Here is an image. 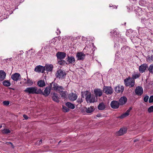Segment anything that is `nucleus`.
<instances>
[{
	"mask_svg": "<svg viewBox=\"0 0 153 153\" xmlns=\"http://www.w3.org/2000/svg\"><path fill=\"white\" fill-rule=\"evenodd\" d=\"M145 3V1L142 0L140 1L139 2V4L143 6L144 5Z\"/></svg>",
	"mask_w": 153,
	"mask_h": 153,
	"instance_id": "37998d69",
	"label": "nucleus"
},
{
	"mask_svg": "<svg viewBox=\"0 0 153 153\" xmlns=\"http://www.w3.org/2000/svg\"><path fill=\"white\" fill-rule=\"evenodd\" d=\"M148 70L150 73L153 74V64H152L149 66Z\"/></svg>",
	"mask_w": 153,
	"mask_h": 153,
	"instance_id": "f704fd0d",
	"label": "nucleus"
},
{
	"mask_svg": "<svg viewBox=\"0 0 153 153\" xmlns=\"http://www.w3.org/2000/svg\"><path fill=\"white\" fill-rule=\"evenodd\" d=\"M27 81L25 82V84H27L28 86H30L32 85L33 84V81L29 78L27 76Z\"/></svg>",
	"mask_w": 153,
	"mask_h": 153,
	"instance_id": "393cba45",
	"label": "nucleus"
},
{
	"mask_svg": "<svg viewBox=\"0 0 153 153\" xmlns=\"http://www.w3.org/2000/svg\"><path fill=\"white\" fill-rule=\"evenodd\" d=\"M82 99L81 98H78L77 100V102L79 103H80L82 102Z\"/></svg>",
	"mask_w": 153,
	"mask_h": 153,
	"instance_id": "8fccbe9b",
	"label": "nucleus"
},
{
	"mask_svg": "<svg viewBox=\"0 0 153 153\" xmlns=\"http://www.w3.org/2000/svg\"><path fill=\"white\" fill-rule=\"evenodd\" d=\"M132 108L130 107L124 113L119 116V118L121 119H123L128 116L129 114L130 111L131 110Z\"/></svg>",
	"mask_w": 153,
	"mask_h": 153,
	"instance_id": "f3484780",
	"label": "nucleus"
},
{
	"mask_svg": "<svg viewBox=\"0 0 153 153\" xmlns=\"http://www.w3.org/2000/svg\"><path fill=\"white\" fill-rule=\"evenodd\" d=\"M20 55V54H19L18 56H19V55Z\"/></svg>",
	"mask_w": 153,
	"mask_h": 153,
	"instance_id": "680f3d73",
	"label": "nucleus"
},
{
	"mask_svg": "<svg viewBox=\"0 0 153 153\" xmlns=\"http://www.w3.org/2000/svg\"><path fill=\"white\" fill-rule=\"evenodd\" d=\"M1 131L2 133L4 134H8L11 133V131L7 128H4Z\"/></svg>",
	"mask_w": 153,
	"mask_h": 153,
	"instance_id": "2f4dec72",
	"label": "nucleus"
},
{
	"mask_svg": "<svg viewBox=\"0 0 153 153\" xmlns=\"http://www.w3.org/2000/svg\"><path fill=\"white\" fill-rule=\"evenodd\" d=\"M127 129L126 128H121L116 133V134L117 136H121L123 135L127 132Z\"/></svg>",
	"mask_w": 153,
	"mask_h": 153,
	"instance_id": "9b49d317",
	"label": "nucleus"
},
{
	"mask_svg": "<svg viewBox=\"0 0 153 153\" xmlns=\"http://www.w3.org/2000/svg\"><path fill=\"white\" fill-rule=\"evenodd\" d=\"M42 143V140H40L39 141H38L36 143V144L38 145H39L40 144Z\"/></svg>",
	"mask_w": 153,
	"mask_h": 153,
	"instance_id": "09e8293b",
	"label": "nucleus"
},
{
	"mask_svg": "<svg viewBox=\"0 0 153 153\" xmlns=\"http://www.w3.org/2000/svg\"><path fill=\"white\" fill-rule=\"evenodd\" d=\"M24 92L28 94H39L42 92L40 89H39L36 86L30 87L26 88Z\"/></svg>",
	"mask_w": 153,
	"mask_h": 153,
	"instance_id": "f257e3e1",
	"label": "nucleus"
},
{
	"mask_svg": "<svg viewBox=\"0 0 153 153\" xmlns=\"http://www.w3.org/2000/svg\"><path fill=\"white\" fill-rule=\"evenodd\" d=\"M20 52H21V53H23V51H20Z\"/></svg>",
	"mask_w": 153,
	"mask_h": 153,
	"instance_id": "4d7b16f0",
	"label": "nucleus"
},
{
	"mask_svg": "<svg viewBox=\"0 0 153 153\" xmlns=\"http://www.w3.org/2000/svg\"><path fill=\"white\" fill-rule=\"evenodd\" d=\"M135 11L136 14L140 16H142L145 13V11L143 10L142 8L140 7H138L137 9H135Z\"/></svg>",
	"mask_w": 153,
	"mask_h": 153,
	"instance_id": "4468645a",
	"label": "nucleus"
},
{
	"mask_svg": "<svg viewBox=\"0 0 153 153\" xmlns=\"http://www.w3.org/2000/svg\"><path fill=\"white\" fill-rule=\"evenodd\" d=\"M67 61L70 63H74L75 61V58L73 56H68Z\"/></svg>",
	"mask_w": 153,
	"mask_h": 153,
	"instance_id": "b1692460",
	"label": "nucleus"
},
{
	"mask_svg": "<svg viewBox=\"0 0 153 153\" xmlns=\"http://www.w3.org/2000/svg\"><path fill=\"white\" fill-rule=\"evenodd\" d=\"M97 99L95 98V97L94 96H91V98L89 100L88 102L92 103L96 102L97 101Z\"/></svg>",
	"mask_w": 153,
	"mask_h": 153,
	"instance_id": "72a5a7b5",
	"label": "nucleus"
},
{
	"mask_svg": "<svg viewBox=\"0 0 153 153\" xmlns=\"http://www.w3.org/2000/svg\"><path fill=\"white\" fill-rule=\"evenodd\" d=\"M147 65L146 64H143L139 67V71L141 73L145 72L147 68Z\"/></svg>",
	"mask_w": 153,
	"mask_h": 153,
	"instance_id": "ddd939ff",
	"label": "nucleus"
},
{
	"mask_svg": "<svg viewBox=\"0 0 153 153\" xmlns=\"http://www.w3.org/2000/svg\"><path fill=\"white\" fill-rule=\"evenodd\" d=\"M103 91L107 95L111 94L113 92V90L111 87L104 86L103 89Z\"/></svg>",
	"mask_w": 153,
	"mask_h": 153,
	"instance_id": "20e7f679",
	"label": "nucleus"
},
{
	"mask_svg": "<svg viewBox=\"0 0 153 153\" xmlns=\"http://www.w3.org/2000/svg\"><path fill=\"white\" fill-rule=\"evenodd\" d=\"M120 36L117 37L118 38V41L119 42H124L125 39L121 36L120 38Z\"/></svg>",
	"mask_w": 153,
	"mask_h": 153,
	"instance_id": "58836bf2",
	"label": "nucleus"
},
{
	"mask_svg": "<svg viewBox=\"0 0 153 153\" xmlns=\"http://www.w3.org/2000/svg\"><path fill=\"white\" fill-rule=\"evenodd\" d=\"M140 76V74H133L132 78L134 80V79L138 78Z\"/></svg>",
	"mask_w": 153,
	"mask_h": 153,
	"instance_id": "c9c22d12",
	"label": "nucleus"
},
{
	"mask_svg": "<svg viewBox=\"0 0 153 153\" xmlns=\"http://www.w3.org/2000/svg\"><path fill=\"white\" fill-rule=\"evenodd\" d=\"M119 103L118 102L116 101H113L111 103V107L114 109H117L118 108L119 106Z\"/></svg>",
	"mask_w": 153,
	"mask_h": 153,
	"instance_id": "f8f14e48",
	"label": "nucleus"
},
{
	"mask_svg": "<svg viewBox=\"0 0 153 153\" xmlns=\"http://www.w3.org/2000/svg\"><path fill=\"white\" fill-rule=\"evenodd\" d=\"M56 56L58 59L61 60L65 58L66 53L63 52H58L57 53Z\"/></svg>",
	"mask_w": 153,
	"mask_h": 153,
	"instance_id": "1a4fd4ad",
	"label": "nucleus"
},
{
	"mask_svg": "<svg viewBox=\"0 0 153 153\" xmlns=\"http://www.w3.org/2000/svg\"><path fill=\"white\" fill-rule=\"evenodd\" d=\"M115 89L117 93H122L123 91L124 87L123 86H118L115 88Z\"/></svg>",
	"mask_w": 153,
	"mask_h": 153,
	"instance_id": "a211bd4d",
	"label": "nucleus"
},
{
	"mask_svg": "<svg viewBox=\"0 0 153 153\" xmlns=\"http://www.w3.org/2000/svg\"><path fill=\"white\" fill-rule=\"evenodd\" d=\"M147 59L149 61H153V56L151 55V56L149 55L147 56Z\"/></svg>",
	"mask_w": 153,
	"mask_h": 153,
	"instance_id": "ea45409f",
	"label": "nucleus"
},
{
	"mask_svg": "<svg viewBox=\"0 0 153 153\" xmlns=\"http://www.w3.org/2000/svg\"><path fill=\"white\" fill-rule=\"evenodd\" d=\"M137 140H134V142H136L137 141Z\"/></svg>",
	"mask_w": 153,
	"mask_h": 153,
	"instance_id": "5fc2aeb1",
	"label": "nucleus"
},
{
	"mask_svg": "<svg viewBox=\"0 0 153 153\" xmlns=\"http://www.w3.org/2000/svg\"><path fill=\"white\" fill-rule=\"evenodd\" d=\"M65 74V73L63 72L62 70L59 69L57 71L56 75L57 77L60 78H62Z\"/></svg>",
	"mask_w": 153,
	"mask_h": 153,
	"instance_id": "2eb2a0df",
	"label": "nucleus"
},
{
	"mask_svg": "<svg viewBox=\"0 0 153 153\" xmlns=\"http://www.w3.org/2000/svg\"><path fill=\"white\" fill-rule=\"evenodd\" d=\"M137 28L139 33H142V32H141V31L144 30L146 28V27L142 28L140 27H137Z\"/></svg>",
	"mask_w": 153,
	"mask_h": 153,
	"instance_id": "79ce46f5",
	"label": "nucleus"
},
{
	"mask_svg": "<svg viewBox=\"0 0 153 153\" xmlns=\"http://www.w3.org/2000/svg\"><path fill=\"white\" fill-rule=\"evenodd\" d=\"M63 111L64 112H68L69 111V109L68 108H67L66 106H62Z\"/></svg>",
	"mask_w": 153,
	"mask_h": 153,
	"instance_id": "4c0bfd02",
	"label": "nucleus"
},
{
	"mask_svg": "<svg viewBox=\"0 0 153 153\" xmlns=\"http://www.w3.org/2000/svg\"><path fill=\"white\" fill-rule=\"evenodd\" d=\"M6 74L4 71H0V81H2L6 77Z\"/></svg>",
	"mask_w": 153,
	"mask_h": 153,
	"instance_id": "412c9836",
	"label": "nucleus"
},
{
	"mask_svg": "<svg viewBox=\"0 0 153 153\" xmlns=\"http://www.w3.org/2000/svg\"><path fill=\"white\" fill-rule=\"evenodd\" d=\"M77 94L73 93H71L69 94L68 98L71 100L74 101L77 99Z\"/></svg>",
	"mask_w": 153,
	"mask_h": 153,
	"instance_id": "dca6fc26",
	"label": "nucleus"
},
{
	"mask_svg": "<svg viewBox=\"0 0 153 153\" xmlns=\"http://www.w3.org/2000/svg\"><path fill=\"white\" fill-rule=\"evenodd\" d=\"M94 92L96 98L98 97H101L102 95V91L100 88L95 89L94 90Z\"/></svg>",
	"mask_w": 153,
	"mask_h": 153,
	"instance_id": "6e6552de",
	"label": "nucleus"
},
{
	"mask_svg": "<svg viewBox=\"0 0 153 153\" xmlns=\"http://www.w3.org/2000/svg\"><path fill=\"white\" fill-rule=\"evenodd\" d=\"M97 117H101V114H97Z\"/></svg>",
	"mask_w": 153,
	"mask_h": 153,
	"instance_id": "864d4df0",
	"label": "nucleus"
},
{
	"mask_svg": "<svg viewBox=\"0 0 153 153\" xmlns=\"http://www.w3.org/2000/svg\"><path fill=\"white\" fill-rule=\"evenodd\" d=\"M52 86V89L59 93L64 90V89L62 86L59 85L55 83L53 84Z\"/></svg>",
	"mask_w": 153,
	"mask_h": 153,
	"instance_id": "7ed1b4c3",
	"label": "nucleus"
},
{
	"mask_svg": "<svg viewBox=\"0 0 153 153\" xmlns=\"http://www.w3.org/2000/svg\"><path fill=\"white\" fill-rule=\"evenodd\" d=\"M59 93L62 97H63V98L65 97L67 93L66 91H63L62 92H60Z\"/></svg>",
	"mask_w": 153,
	"mask_h": 153,
	"instance_id": "e433bc0d",
	"label": "nucleus"
},
{
	"mask_svg": "<svg viewBox=\"0 0 153 153\" xmlns=\"http://www.w3.org/2000/svg\"><path fill=\"white\" fill-rule=\"evenodd\" d=\"M76 56L78 60H81L84 59L85 55L84 53L80 52L77 53Z\"/></svg>",
	"mask_w": 153,
	"mask_h": 153,
	"instance_id": "6ab92c4d",
	"label": "nucleus"
},
{
	"mask_svg": "<svg viewBox=\"0 0 153 153\" xmlns=\"http://www.w3.org/2000/svg\"><path fill=\"white\" fill-rule=\"evenodd\" d=\"M136 94L138 96L141 95L143 93V90L141 87H137L135 90Z\"/></svg>",
	"mask_w": 153,
	"mask_h": 153,
	"instance_id": "0eeeda50",
	"label": "nucleus"
},
{
	"mask_svg": "<svg viewBox=\"0 0 153 153\" xmlns=\"http://www.w3.org/2000/svg\"><path fill=\"white\" fill-rule=\"evenodd\" d=\"M127 98L125 97H122L120 98L119 100V104L123 105L125 104L127 101Z\"/></svg>",
	"mask_w": 153,
	"mask_h": 153,
	"instance_id": "aec40b11",
	"label": "nucleus"
},
{
	"mask_svg": "<svg viewBox=\"0 0 153 153\" xmlns=\"http://www.w3.org/2000/svg\"><path fill=\"white\" fill-rule=\"evenodd\" d=\"M125 84L126 86H130V87H133L134 85V80L129 77L124 80Z\"/></svg>",
	"mask_w": 153,
	"mask_h": 153,
	"instance_id": "f03ea898",
	"label": "nucleus"
},
{
	"mask_svg": "<svg viewBox=\"0 0 153 153\" xmlns=\"http://www.w3.org/2000/svg\"><path fill=\"white\" fill-rule=\"evenodd\" d=\"M105 106L104 104L102 102L100 103L98 106V109L100 110L104 109Z\"/></svg>",
	"mask_w": 153,
	"mask_h": 153,
	"instance_id": "c756f323",
	"label": "nucleus"
},
{
	"mask_svg": "<svg viewBox=\"0 0 153 153\" xmlns=\"http://www.w3.org/2000/svg\"><path fill=\"white\" fill-rule=\"evenodd\" d=\"M149 98V97L148 96L146 95V96H145L143 98L144 101L145 102H147L148 101Z\"/></svg>",
	"mask_w": 153,
	"mask_h": 153,
	"instance_id": "a18cd8bd",
	"label": "nucleus"
},
{
	"mask_svg": "<svg viewBox=\"0 0 153 153\" xmlns=\"http://www.w3.org/2000/svg\"><path fill=\"white\" fill-rule=\"evenodd\" d=\"M3 84L6 87L10 86L11 85L10 82L8 80L4 81Z\"/></svg>",
	"mask_w": 153,
	"mask_h": 153,
	"instance_id": "473e14b6",
	"label": "nucleus"
},
{
	"mask_svg": "<svg viewBox=\"0 0 153 153\" xmlns=\"http://www.w3.org/2000/svg\"><path fill=\"white\" fill-rule=\"evenodd\" d=\"M23 117L25 118V119L27 120L28 119V117L26 115H23Z\"/></svg>",
	"mask_w": 153,
	"mask_h": 153,
	"instance_id": "603ef678",
	"label": "nucleus"
},
{
	"mask_svg": "<svg viewBox=\"0 0 153 153\" xmlns=\"http://www.w3.org/2000/svg\"><path fill=\"white\" fill-rule=\"evenodd\" d=\"M24 80L25 81V80H26V79H25H25H24Z\"/></svg>",
	"mask_w": 153,
	"mask_h": 153,
	"instance_id": "052dcab7",
	"label": "nucleus"
},
{
	"mask_svg": "<svg viewBox=\"0 0 153 153\" xmlns=\"http://www.w3.org/2000/svg\"><path fill=\"white\" fill-rule=\"evenodd\" d=\"M37 85L40 87H43L45 86V84L44 80H41L38 82Z\"/></svg>",
	"mask_w": 153,
	"mask_h": 153,
	"instance_id": "5701e85b",
	"label": "nucleus"
},
{
	"mask_svg": "<svg viewBox=\"0 0 153 153\" xmlns=\"http://www.w3.org/2000/svg\"><path fill=\"white\" fill-rule=\"evenodd\" d=\"M82 97H84L85 96L86 97L85 99L86 101L88 102L91 96V92L88 91H86L84 92H82Z\"/></svg>",
	"mask_w": 153,
	"mask_h": 153,
	"instance_id": "39448f33",
	"label": "nucleus"
},
{
	"mask_svg": "<svg viewBox=\"0 0 153 153\" xmlns=\"http://www.w3.org/2000/svg\"><path fill=\"white\" fill-rule=\"evenodd\" d=\"M2 127V126H0V128H1Z\"/></svg>",
	"mask_w": 153,
	"mask_h": 153,
	"instance_id": "13d9d810",
	"label": "nucleus"
},
{
	"mask_svg": "<svg viewBox=\"0 0 153 153\" xmlns=\"http://www.w3.org/2000/svg\"><path fill=\"white\" fill-rule=\"evenodd\" d=\"M9 143L10 144V145H13V144L11 142H9Z\"/></svg>",
	"mask_w": 153,
	"mask_h": 153,
	"instance_id": "6e6d98bb",
	"label": "nucleus"
},
{
	"mask_svg": "<svg viewBox=\"0 0 153 153\" xmlns=\"http://www.w3.org/2000/svg\"><path fill=\"white\" fill-rule=\"evenodd\" d=\"M65 105L68 108H69L71 109H73L75 107L74 105L69 102H67L66 103Z\"/></svg>",
	"mask_w": 153,
	"mask_h": 153,
	"instance_id": "c85d7f7f",
	"label": "nucleus"
},
{
	"mask_svg": "<svg viewBox=\"0 0 153 153\" xmlns=\"http://www.w3.org/2000/svg\"><path fill=\"white\" fill-rule=\"evenodd\" d=\"M148 112L151 113L152 112H153V105L151 106L148 109Z\"/></svg>",
	"mask_w": 153,
	"mask_h": 153,
	"instance_id": "a19ab883",
	"label": "nucleus"
},
{
	"mask_svg": "<svg viewBox=\"0 0 153 153\" xmlns=\"http://www.w3.org/2000/svg\"><path fill=\"white\" fill-rule=\"evenodd\" d=\"M51 91L50 87H46L44 91V95L45 96H48L50 94Z\"/></svg>",
	"mask_w": 153,
	"mask_h": 153,
	"instance_id": "4be33fe9",
	"label": "nucleus"
},
{
	"mask_svg": "<svg viewBox=\"0 0 153 153\" xmlns=\"http://www.w3.org/2000/svg\"><path fill=\"white\" fill-rule=\"evenodd\" d=\"M113 35L115 37H120V38L121 37V35H120L119 32L118 30L117 29H115L114 30V32L113 33Z\"/></svg>",
	"mask_w": 153,
	"mask_h": 153,
	"instance_id": "bb28decb",
	"label": "nucleus"
},
{
	"mask_svg": "<svg viewBox=\"0 0 153 153\" xmlns=\"http://www.w3.org/2000/svg\"><path fill=\"white\" fill-rule=\"evenodd\" d=\"M3 103L4 105H7L9 104V102L8 101H4Z\"/></svg>",
	"mask_w": 153,
	"mask_h": 153,
	"instance_id": "de8ad7c7",
	"label": "nucleus"
},
{
	"mask_svg": "<svg viewBox=\"0 0 153 153\" xmlns=\"http://www.w3.org/2000/svg\"><path fill=\"white\" fill-rule=\"evenodd\" d=\"M45 68L44 67L40 66L39 65L36 67L35 68L34 71L37 72H42L43 73L44 72Z\"/></svg>",
	"mask_w": 153,
	"mask_h": 153,
	"instance_id": "9d476101",
	"label": "nucleus"
},
{
	"mask_svg": "<svg viewBox=\"0 0 153 153\" xmlns=\"http://www.w3.org/2000/svg\"><path fill=\"white\" fill-rule=\"evenodd\" d=\"M45 67L46 70L48 71H52L53 67V65L51 64L46 65Z\"/></svg>",
	"mask_w": 153,
	"mask_h": 153,
	"instance_id": "cd10ccee",
	"label": "nucleus"
},
{
	"mask_svg": "<svg viewBox=\"0 0 153 153\" xmlns=\"http://www.w3.org/2000/svg\"><path fill=\"white\" fill-rule=\"evenodd\" d=\"M94 106H90L86 109V112L88 113H90L93 112L94 110Z\"/></svg>",
	"mask_w": 153,
	"mask_h": 153,
	"instance_id": "7c9ffc66",
	"label": "nucleus"
},
{
	"mask_svg": "<svg viewBox=\"0 0 153 153\" xmlns=\"http://www.w3.org/2000/svg\"><path fill=\"white\" fill-rule=\"evenodd\" d=\"M11 78L13 81H17L20 79L21 76L19 73H15L11 76Z\"/></svg>",
	"mask_w": 153,
	"mask_h": 153,
	"instance_id": "423d86ee",
	"label": "nucleus"
},
{
	"mask_svg": "<svg viewBox=\"0 0 153 153\" xmlns=\"http://www.w3.org/2000/svg\"><path fill=\"white\" fill-rule=\"evenodd\" d=\"M65 62V61L64 60H62V59L58 61V64L60 65H62L64 64Z\"/></svg>",
	"mask_w": 153,
	"mask_h": 153,
	"instance_id": "c03bdc74",
	"label": "nucleus"
},
{
	"mask_svg": "<svg viewBox=\"0 0 153 153\" xmlns=\"http://www.w3.org/2000/svg\"><path fill=\"white\" fill-rule=\"evenodd\" d=\"M57 31L56 32V33H57V35L61 33V32H60V30L58 28L57 29Z\"/></svg>",
	"mask_w": 153,
	"mask_h": 153,
	"instance_id": "3c124183",
	"label": "nucleus"
},
{
	"mask_svg": "<svg viewBox=\"0 0 153 153\" xmlns=\"http://www.w3.org/2000/svg\"><path fill=\"white\" fill-rule=\"evenodd\" d=\"M124 47H123V48H121V49H124Z\"/></svg>",
	"mask_w": 153,
	"mask_h": 153,
	"instance_id": "bf43d9fd",
	"label": "nucleus"
},
{
	"mask_svg": "<svg viewBox=\"0 0 153 153\" xmlns=\"http://www.w3.org/2000/svg\"><path fill=\"white\" fill-rule=\"evenodd\" d=\"M149 103L153 102V96H151L149 97Z\"/></svg>",
	"mask_w": 153,
	"mask_h": 153,
	"instance_id": "49530a36",
	"label": "nucleus"
},
{
	"mask_svg": "<svg viewBox=\"0 0 153 153\" xmlns=\"http://www.w3.org/2000/svg\"><path fill=\"white\" fill-rule=\"evenodd\" d=\"M52 98L54 101L58 102H59V98L58 97L56 94L54 93L52 97Z\"/></svg>",
	"mask_w": 153,
	"mask_h": 153,
	"instance_id": "a878e982",
	"label": "nucleus"
}]
</instances>
